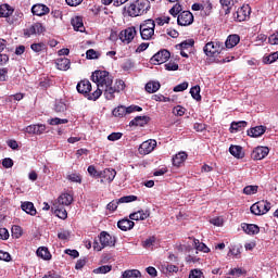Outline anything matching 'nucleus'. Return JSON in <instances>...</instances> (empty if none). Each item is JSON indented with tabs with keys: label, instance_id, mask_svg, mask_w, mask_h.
<instances>
[{
	"label": "nucleus",
	"instance_id": "47",
	"mask_svg": "<svg viewBox=\"0 0 278 278\" xmlns=\"http://www.w3.org/2000/svg\"><path fill=\"white\" fill-rule=\"evenodd\" d=\"M31 51H35V53H40V51H45L46 46L43 42L40 43H33L30 46Z\"/></svg>",
	"mask_w": 278,
	"mask_h": 278
},
{
	"label": "nucleus",
	"instance_id": "39",
	"mask_svg": "<svg viewBox=\"0 0 278 278\" xmlns=\"http://www.w3.org/2000/svg\"><path fill=\"white\" fill-rule=\"evenodd\" d=\"M190 94L195 101H201V87L195 85L190 89Z\"/></svg>",
	"mask_w": 278,
	"mask_h": 278
},
{
	"label": "nucleus",
	"instance_id": "45",
	"mask_svg": "<svg viewBox=\"0 0 278 278\" xmlns=\"http://www.w3.org/2000/svg\"><path fill=\"white\" fill-rule=\"evenodd\" d=\"M244 269L242 268H233L231 269L229 273H228V278H238L240 277L241 275H244Z\"/></svg>",
	"mask_w": 278,
	"mask_h": 278
},
{
	"label": "nucleus",
	"instance_id": "60",
	"mask_svg": "<svg viewBox=\"0 0 278 278\" xmlns=\"http://www.w3.org/2000/svg\"><path fill=\"white\" fill-rule=\"evenodd\" d=\"M201 277H203V271H201L200 269H193L189 274V278H201Z\"/></svg>",
	"mask_w": 278,
	"mask_h": 278
},
{
	"label": "nucleus",
	"instance_id": "4",
	"mask_svg": "<svg viewBox=\"0 0 278 278\" xmlns=\"http://www.w3.org/2000/svg\"><path fill=\"white\" fill-rule=\"evenodd\" d=\"M140 36L142 40H151L155 36V21L146 20L140 24Z\"/></svg>",
	"mask_w": 278,
	"mask_h": 278
},
{
	"label": "nucleus",
	"instance_id": "23",
	"mask_svg": "<svg viewBox=\"0 0 278 278\" xmlns=\"http://www.w3.org/2000/svg\"><path fill=\"white\" fill-rule=\"evenodd\" d=\"M247 125L248 123L245 121L232 122L229 131L230 134H238V131H242Z\"/></svg>",
	"mask_w": 278,
	"mask_h": 278
},
{
	"label": "nucleus",
	"instance_id": "27",
	"mask_svg": "<svg viewBox=\"0 0 278 278\" xmlns=\"http://www.w3.org/2000/svg\"><path fill=\"white\" fill-rule=\"evenodd\" d=\"M149 123L148 116H137L130 123V127H144Z\"/></svg>",
	"mask_w": 278,
	"mask_h": 278
},
{
	"label": "nucleus",
	"instance_id": "9",
	"mask_svg": "<svg viewBox=\"0 0 278 278\" xmlns=\"http://www.w3.org/2000/svg\"><path fill=\"white\" fill-rule=\"evenodd\" d=\"M177 23L181 27H188L194 23V15L190 11H182L178 14Z\"/></svg>",
	"mask_w": 278,
	"mask_h": 278
},
{
	"label": "nucleus",
	"instance_id": "13",
	"mask_svg": "<svg viewBox=\"0 0 278 278\" xmlns=\"http://www.w3.org/2000/svg\"><path fill=\"white\" fill-rule=\"evenodd\" d=\"M155 147H157L156 140H146L140 144L139 153L141 155H149V153H151Z\"/></svg>",
	"mask_w": 278,
	"mask_h": 278
},
{
	"label": "nucleus",
	"instance_id": "21",
	"mask_svg": "<svg viewBox=\"0 0 278 278\" xmlns=\"http://www.w3.org/2000/svg\"><path fill=\"white\" fill-rule=\"evenodd\" d=\"M149 216H151V212H149V210H141L135 213H131L129 215L130 220H147V218H149Z\"/></svg>",
	"mask_w": 278,
	"mask_h": 278
},
{
	"label": "nucleus",
	"instance_id": "22",
	"mask_svg": "<svg viewBox=\"0 0 278 278\" xmlns=\"http://www.w3.org/2000/svg\"><path fill=\"white\" fill-rule=\"evenodd\" d=\"M71 203H73V195L71 193H62L54 202V204L63 206H68Z\"/></svg>",
	"mask_w": 278,
	"mask_h": 278
},
{
	"label": "nucleus",
	"instance_id": "50",
	"mask_svg": "<svg viewBox=\"0 0 278 278\" xmlns=\"http://www.w3.org/2000/svg\"><path fill=\"white\" fill-rule=\"evenodd\" d=\"M181 10H182L181 4L176 3V4L169 10V14H170L172 16H177V15H179V14L181 13Z\"/></svg>",
	"mask_w": 278,
	"mask_h": 278
},
{
	"label": "nucleus",
	"instance_id": "38",
	"mask_svg": "<svg viewBox=\"0 0 278 278\" xmlns=\"http://www.w3.org/2000/svg\"><path fill=\"white\" fill-rule=\"evenodd\" d=\"M113 116H117L118 118H123V116H127V106H117L113 110Z\"/></svg>",
	"mask_w": 278,
	"mask_h": 278
},
{
	"label": "nucleus",
	"instance_id": "15",
	"mask_svg": "<svg viewBox=\"0 0 278 278\" xmlns=\"http://www.w3.org/2000/svg\"><path fill=\"white\" fill-rule=\"evenodd\" d=\"M47 131L45 124H34L26 127V134H34L35 136H42Z\"/></svg>",
	"mask_w": 278,
	"mask_h": 278
},
{
	"label": "nucleus",
	"instance_id": "5",
	"mask_svg": "<svg viewBox=\"0 0 278 278\" xmlns=\"http://www.w3.org/2000/svg\"><path fill=\"white\" fill-rule=\"evenodd\" d=\"M224 49L219 41H210L204 46L203 51L207 58H216L219 53H223Z\"/></svg>",
	"mask_w": 278,
	"mask_h": 278
},
{
	"label": "nucleus",
	"instance_id": "24",
	"mask_svg": "<svg viewBox=\"0 0 278 278\" xmlns=\"http://www.w3.org/2000/svg\"><path fill=\"white\" fill-rule=\"evenodd\" d=\"M241 227L242 230L250 236H255L256 233H260V227L255 224H242Z\"/></svg>",
	"mask_w": 278,
	"mask_h": 278
},
{
	"label": "nucleus",
	"instance_id": "6",
	"mask_svg": "<svg viewBox=\"0 0 278 278\" xmlns=\"http://www.w3.org/2000/svg\"><path fill=\"white\" fill-rule=\"evenodd\" d=\"M250 210L255 216H262L270 212V203L268 201H260L254 203Z\"/></svg>",
	"mask_w": 278,
	"mask_h": 278
},
{
	"label": "nucleus",
	"instance_id": "29",
	"mask_svg": "<svg viewBox=\"0 0 278 278\" xmlns=\"http://www.w3.org/2000/svg\"><path fill=\"white\" fill-rule=\"evenodd\" d=\"M229 153L237 157V160H242L244 157V151H242V147L240 146H230Z\"/></svg>",
	"mask_w": 278,
	"mask_h": 278
},
{
	"label": "nucleus",
	"instance_id": "1",
	"mask_svg": "<svg viewBox=\"0 0 278 278\" xmlns=\"http://www.w3.org/2000/svg\"><path fill=\"white\" fill-rule=\"evenodd\" d=\"M91 79L93 84H97L98 89L88 96L89 101H97L103 92L108 101H112V99H114V89H112L114 78L110 75V72L96 71L92 73Z\"/></svg>",
	"mask_w": 278,
	"mask_h": 278
},
{
	"label": "nucleus",
	"instance_id": "17",
	"mask_svg": "<svg viewBox=\"0 0 278 278\" xmlns=\"http://www.w3.org/2000/svg\"><path fill=\"white\" fill-rule=\"evenodd\" d=\"M51 10L49 9V7L42 4V3H38L31 7V13L34 14V16H46V14H49Z\"/></svg>",
	"mask_w": 278,
	"mask_h": 278
},
{
	"label": "nucleus",
	"instance_id": "43",
	"mask_svg": "<svg viewBox=\"0 0 278 278\" xmlns=\"http://www.w3.org/2000/svg\"><path fill=\"white\" fill-rule=\"evenodd\" d=\"M194 247L197 249V251H202V253H210V248H207V245H205V243L199 241V240H194Z\"/></svg>",
	"mask_w": 278,
	"mask_h": 278
},
{
	"label": "nucleus",
	"instance_id": "25",
	"mask_svg": "<svg viewBox=\"0 0 278 278\" xmlns=\"http://www.w3.org/2000/svg\"><path fill=\"white\" fill-rule=\"evenodd\" d=\"M136 224L134 222H131L130 219H121L117 223V227L118 229H121L122 231H129L130 229H134V226Z\"/></svg>",
	"mask_w": 278,
	"mask_h": 278
},
{
	"label": "nucleus",
	"instance_id": "8",
	"mask_svg": "<svg viewBox=\"0 0 278 278\" xmlns=\"http://www.w3.org/2000/svg\"><path fill=\"white\" fill-rule=\"evenodd\" d=\"M138 30H136V27H128L119 33V40H122V42H124L125 45H129L134 40V38H136Z\"/></svg>",
	"mask_w": 278,
	"mask_h": 278
},
{
	"label": "nucleus",
	"instance_id": "19",
	"mask_svg": "<svg viewBox=\"0 0 278 278\" xmlns=\"http://www.w3.org/2000/svg\"><path fill=\"white\" fill-rule=\"evenodd\" d=\"M266 134V126H255L250 129H248V136L250 138H260L261 136H264Z\"/></svg>",
	"mask_w": 278,
	"mask_h": 278
},
{
	"label": "nucleus",
	"instance_id": "2",
	"mask_svg": "<svg viewBox=\"0 0 278 278\" xmlns=\"http://www.w3.org/2000/svg\"><path fill=\"white\" fill-rule=\"evenodd\" d=\"M124 10L128 16L136 18V16H143V14H147L151 10V2L149 0H137L126 5Z\"/></svg>",
	"mask_w": 278,
	"mask_h": 278
},
{
	"label": "nucleus",
	"instance_id": "48",
	"mask_svg": "<svg viewBox=\"0 0 278 278\" xmlns=\"http://www.w3.org/2000/svg\"><path fill=\"white\" fill-rule=\"evenodd\" d=\"M11 231L13 238L18 239L23 236V229L21 228V226H13Z\"/></svg>",
	"mask_w": 278,
	"mask_h": 278
},
{
	"label": "nucleus",
	"instance_id": "10",
	"mask_svg": "<svg viewBox=\"0 0 278 278\" xmlns=\"http://www.w3.org/2000/svg\"><path fill=\"white\" fill-rule=\"evenodd\" d=\"M170 60V52L168 50H161L151 58L154 65L164 64Z\"/></svg>",
	"mask_w": 278,
	"mask_h": 278
},
{
	"label": "nucleus",
	"instance_id": "56",
	"mask_svg": "<svg viewBox=\"0 0 278 278\" xmlns=\"http://www.w3.org/2000/svg\"><path fill=\"white\" fill-rule=\"evenodd\" d=\"M90 177H100L101 176V172L97 170V168L93 165H90L87 168Z\"/></svg>",
	"mask_w": 278,
	"mask_h": 278
},
{
	"label": "nucleus",
	"instance_id": "54",
	"mask_svg": "<svg viewBox=\"0 0 278 278\" xmlns=\"http://www.w3.org/2000/svg\"><path fill=\"white\" fill-rule=\"evenodd\" d=\"M155 244V237H150L142 242L143 249H151Z\"/></svg>",
	"mask_w": 278,
	"mask_h": 278
},
{
	"label": "nucleus",
	"instance_id": "62",
	"mask_svg": "<svg viewBox=\"0 0 278 278\" xmlns=\"http://www.w3.org/2000/svg\"><path fill=\"white\" fill-rule=\"evenodd\" d=\"M2 166H4V168H12V166H14V161H12L10 157H7L2 161Z\"/></svg>",
	"mask_w": 278,
	"mask_h": 278
},
{
	"label": "nucleus",
	"instance_id": "11",
	"mask_svg": "<svg viewBox=\"0 0 278 278\" xmlns=\"http://www.w3.org/2000/svg\"><path fill=\"white\" fill-rule=\"evenodd\" d=\"M116 177V169L114 168H105L100 172V184H112Z\"/></svg>",
	"mask_w": 278,
	"mask_h": 278
},
{
	"label": "nucleus",
	"instance_id": "49",
	"mask_svg": "<svg viewBox=\"0 0 278 278\" xmlns=\"http://www.w3.org/2000/svg\"><path fill=\"white\" fill-rule=\"evenodd\" d=\"M180 50H188V49H192V47H194V40H188V41H182L180 45Z\"/></svg>",
	"mask_w": 278,
	"mask_h": 278
},
{
	"label": "nucleus",
	"instance_id": "61",
	"mask_svg": "<svg viewBox=\"0 0 278 278\" xmlns=\"http://www.w3.org/2000/svg\"><path fill=\"white\" fill-rule=\"evenodd\" d=\"M58 238L59 240H68V238H71V232H68V230H63L58 233Z\"/></svg>",
	"mask_w": 278,
	"mask_h": 278
},
{
	"label": "nucleus",
	"instance_id": "28",
	"mask_svg": "<svg viewBox=\"0 0 278 278\" xmlns=\"http://www.w3.org/2000/svg\"><path fill=\"white\" fill-rule=\"evenodd\" d=\"M238 0H219L222 8L225 10V14H231V8L236 5Z\"/></svg>",
	"mask_w": 278,
	"mask_h": 278
},
{
	"label": "nucleus",
	"instance_id": "7",
	"mask_svg": "<svg viewBox=\"0 0 278 278\" xmlns=\"http://www.w3.org/2000/svg\"><path fill=\"white\" fill-rule=\"evenodd\" d=\"M132 201H138V197L136 195H125L119 198L118 200H113L106 205V210L110 212H116L119 203H132Z\"/></svg>",
	"mask_w": 278,
	"mask_h": 278
},
{
	"label": "nucleus",
	"instance_id": "34",
	"mask_svg": "<svg viewBox=\"0 0 278 278\" xmlns=\"http://www.w3.org/2000/svg\"><path fill=\"white\" fill-rule=\"evenodd\" d=\"M72 25L75 31H84L86 28L84 27V20L80 16H76L72 18Z\"/></svg>",
	"mask_w": 278,
	"mask_h": 278
},
{
	"label": "nucleus",
	"instance_id": "51",
	"mask_svg": "<svg viewBox=\"0 0 278 278\" xmlns=\"http://www.w3.org/2000/svg\"><path fill=\"white\" fill-rule=\"evenodd\" d=\"M116 86H112V90H114V94H116V92H121V90H125V81L123 80H117Z\"/></svg>",
	"mask_w": 278,
	"mask_h": 278
},
{
	"label": "nucleus",
	"instance_id": "16",
	"mask_svg": "<svg viewBox=\"0 0 278 278\" xmlns=\"http://www.w3.org/2000/svg\"><path fill=\"white\" fill-rule=\"evenodd\" d=\"M51 210L53 211L55 216H58V218H61L62 220H66V218H68V213L66 212L64 205L53 203Z\"/></svg>",
	"mask_w": 278,
	"mask_h": 278
},
{
	"label": "nucleus",
	"instance_id": "3",
	"mask_svg": "<svg viewBox=\"0 0 278 278\" xmlns=\"http://www.w3.org/2000/svg\"><path fill=\"white\" fill-rule=\"evenodd\" d=\"M114 244H116V239H114V237H112L106 231H102L98 237V240L96 239L93 241V250L103 251V249L108 247H114Z\"/></svg>",
	"mask_w": 278,
	"mask_h": 278
},
{
	"label": "nucleus",
	"instance_id": "42",
	"mask_svg": "<svg viewBox=\"0 0 278 278\" xmlns=\"http://www.w3.org/2000/svg\"><path fill=\"white\" fill-rule=\"evenodd\" d=\"M277 60H278V51L273 52L267 56H264L263 62L264 64H273V62H277Z\"/></svg>",
	"mask_w": 278,
	"mask_h": 278
},
{
	"label": "nucleus",
	"instance_id": "31",
	"mask_svg": "<svg viewBox=\"0 0 278 278\" xmlns=\"http://www.w3.org/2000/svg\"><path fill=\"white\" fill-rule=\"evenodd\" d=\"M238 42H240V36H238V35H230L226 39L225 45H226L227 49H233V47H236L238 45Z\"/></svg>",
	"mask_w": 278,
	"mask_h": 278
},
{
	"label": "nucleus",
	"instance_id": "55",
	"mask_svg": "<svg viewBox=\"0 0 278 278\" xmlns=\"http://www.w3.org/2000/svg\"><path fill=\"white\" fill-rule=\"evenodd\" d=\"M257 186H247L243 189L244 194H255L257 192Z\"/></svg>",
	"mask_w": 278,
	"mask_h": 278
},
{
	"label": "nucleus",
	"instance_id": "57",
	"mask_svg": "<svg viewBox=\"0 0 278 278\" xmlns=\"http://www.w3.org/2000/svg\"><path fill=\"white\" fill-rule=\"evenodd\" d=\"M184 90H188V83H181L179 85H177L176 87H174V92H184Z\"/></svg>",
	"mask_w": 278,
	"mask_h": 278
},
{
	"label": "nucleus",
	"instance_id": "52",
	"mask_svg": "<svg viewBox=\"0 0 278 278\" xmlns=\"http://www.w3.org/2000/svg\"><path fill=\"white\" fill-rule=\"evenodd\" d=\"M231 255L238 260V257H240V247L233 245L228 252V256Z\"/></svg>",
	"mask_w": 278,
	"mask_h": 278
},
{
	"label": "nucleus",
	"instance_id": "64",
	"mask_svg": "<svg viewBox=\"0 0 278 278\" xmlns=\"http://www.w3.org/2000/svg\"><path fill=\"white\" fill-rule=\"evenodd\" d=\"M269 43L270 45H278V31L269 36Z\"/></svg>",
	"mask_w": 278,
	"mask_h": 278
},
{
	"label": "nucleus",
	"instance_id": "26",
	"mask_svg": "<svg viewBox=\"0 0 278 278\" xmlns=\"http://www.w3.org/2000/svg\"><path fill=\"white\" fill-rule=\"evenodd\" d=\"M55 65L59 71H68L71 68V60L67 58L58 59Z\"/></svg>",
	"mask_w": 278,
	"mask_h": 278
},
{
	"label": "nucleus",
	"instance_id": "32",
	"mask_svg": "<svg viewBox=\"0 0 278 278\" xmlns=\"http://www.w3.org/2000/svg\"><path fill=\"white\" fill-rule=\"evenodd\" d=\"M21 208L26 214H29L30 216H36V207L34 206V203L23 202L22 205H21Z\"/></svg>",
	"mask_w": 278,
	"mask_h": 278
},
{
	"label": "nucleus",
	"instance_id": "63",
	"mask_svg": "<svg viewBox=\"0 0 278 278\" xmlns=\"http://www.w3.org/2000/svg\"><path fill=\"white\" fill-rule=\"evenodd\" d=\"M121 138H123L122 132H112L108 136V140H121Z\"/></svg>",
	"mask_w": 278,
	"mask_h": 278
},
{
	"label": "nucleus",
	"instance_id": "12",
	"mask_svg": "<svg viewBox=\"0 0 278 278\" xmlns=\"http://www.w3.org/2000/svg\"><path fill=\"white\" fill-rule=\"evenodd\" d=\"M236 21L239 23H242V21H247L249 16H251V7L249 4L243 5L237 10V12L233 14Z\"/></svg>",
	"mask_w": 278,
	"mask_h": 278
},
{
	"label": "nucleus",
	"instance_id": "41",
	"mask_svg": "<svg viewBox=\"0 0 278 278\" xmlns=\"http://www.w3.org/2000/svg\"><path fill=\"white\" fill-rule=\"evenodd\" d=\"M66 179L73 184H81V175L77 173L67 174Z\"/></svg>",
	"mask_w": 278,
	"mask_h": 278
},
{
	"label": "nucleus",
	"instance_id": "59",
	"mask_svg": "<svg viewBox=\"0 0 278 278\" xmlns=\"http://www.w3.org/2000/svg\"><path fill=\"white\" fill-rule=\"evenodd\" d=\"M173 112L176 116H184V114H186V109L178 105L174 108Z\"/></svg>",
	"mask_w": 278,
	"mask_h": 278
},
{
	"label": "nucleus",
	"instance_id": "18",
	"mask_svg": "<svg viewBox=\"0 0 278 278\" xmlns=\"http://www.w3.org/2000/svg\"><path fill=\"white\" fill-rule=\"evenodd\" d=\"M76 89L80 94H88L92 90V84H90V80L84 79L77 84Z\"/></svg>",
	"mask_w": 278,
	"mask_h": 278
},
{
	"label": "nucleus",
	"instance_id": "30",
	"mask_svg": "<svg viewBox=\"0 0 278 278\" xmlns=\"http://www.w3.org/2000/svg\"><path fill=\"white\" fill-rule=\"evenodd\" d=\"M13 13H14V9L10 7V4L0 5V17L8 18V16H12Z\"/></svg>",
	"mask_w": 278,
	"mask_h": 278
},
{
	"label": "nucleus",
	"instance_id": "36",
	"mask_svg": "<svg viewBox=\"0 0 278 278\" xmlns=\"http://www.w3.org/2000/svg\"><path fill=\"white\" fill-rule=\"evenodd\" d=\"M161 86L162 85H160V81L152 80L146 85V90L150 94H153V92H157V90H160Z\"/></svg>",
	"mask_w": 278,
	"mask_h": 278
},
{
	"label": "nucleus",
	"instance_id": "33",
	"mask_svg": "<svg viewBox=\"0 0 278 278\" xmlns=\"http://www.w3.org/2000/svg\"><path fill=\"white\" fill-rule=\"evenodd\" d=\"M36 253L38 257H41V260H46L47 262L51 260V252H49V248L47 247H40Z\"/></svg>",
	"mask_w": 278,
	"mask_h": 278
},
{
	"label": "nucleus",
	"instance_id": "46",
	"mask_svg": "<svg viewBox=\"0 0 278 278\" xmlns=\"http://www.w3.org/2000/svg\"><path fill=\"white\" fill-rule=\"evenodd\" d=\"M54 110L58 113L66 112V103H64L63 101H56Z\"/></svg>",
	"mask_w": 278,
	"mask_h": 278
},
{
	"label": "nucleus",
	"instance_id": "37",
	"mask_svg": "<svg viewBox=\"0 0 278 278\" xmlns=\"http://www.w3.org/2000/svg\"><path fill=\"white\" fill-rule=\"evenodd\" d=\"M123 278H140L142 274L138 269H128L125 270L122 275Z\"/></svg>",
	"mask_w": 278,
	"mask_h": 278
},
{
	"label": "nucleus",
	"instance_id": "35",
	"mask_svg": "<svg viewBox=\"0 0 278 278\" xmlns=\"http://www.w3.org/2000/svg\"><path fill=\"white\" fill-rule=\"evenodd\" d=\"M43 31L45 27H42V24L40 23L34 24L27 29L28 36H34L35 34H42Z\"/></svg>",
	"mask_w": 278,
	"mask_h": 278
},
{
	"label": "nucleus",
	"instance_id": "40",
	"mask_svg": "<svg viewBox=\"0 0 278 278\" xmlns=\"http://www.w3.org/2000/svg\"><path fill=\"white\" fill-rule=\"evenodd\" d=\"M110 270H112L111 265H103V266H100V267L93 269V273H94V275H106V273H110Z\"/></svg>",
	"mask_w": 278,
	"mask_h": 278
},
{
	"label": "nucleus",
	"instance_id": "20",
	"mask_svg": "<svg viewBox=\"0 0 278 278\" xmlns=\"http://www.w3.org/2000/svg\"><path fill=\"white\" fill-rule=\"evenodd\" d=\"M186 160H188V153L180 151L173 156L172 159L173 166H176L177 168H179V166H181L184 162H186Z\"/></svg>",
	"mask_w": 278,
	"mask_h": 278
},
{
	"label": "nucleus",
	"instance_id": "53",
	"mask_svg": "<svg viewBox=\"0 0 278 278\" xmlns=\"http://www.w3.org/2000/svg\"><path fill=\"white\" fill-rule=\"evenodd\" d=\"M87 60H98L99 59V52L94 51V49H89L86 52Z\"/></svg>",
	"mask_w": 278,
	"mask_h": 278
},
{
	"label": "nucleus",
	"instance_id": "14",
	"mask_svg": "<svg viewBox=\"0 0 278 278\" xmlns=\"http://www.w3.org/2000/svg\"><path fill=\"white\" fill-rule=\"evenodd\" d=\"M268 153H270V149H268V147H256L252 151L251 157L252 160L260 161L264 160V157H266Z\"/></svg>",
	"mask_w": 278,
	"mask_h": 278
},
{
	"label": "nucleus",
	"instance_id": "58",
	"mask_svg": "<svg viewBox=\"0 0 278 278\" xmlns=\"http://www.w3.org/2000/svg\"><path fill=\"white\" fill-rule=\"evenodd\" d=\"M165 71H179V65L175 62H168L165 64Z\"/></svg>",
	"mask_w": 278,
	"mask_h": 278
},
{
	"label": "nucleus",
	"instance_id": "44",
	"mask_svg": "<svg viewBox=\"0 0 278 278\" xmlns=\"http://www.w3.org/2000/svg\"><path fill=\"white\" fill-rule=\"evenodd\" d=\"M66 123H68L66 118L53 117L48 119L49 125H66Z\"/></svg>",
	"mask_w": 278,
	"mask_h": 278
}]
</instances>
